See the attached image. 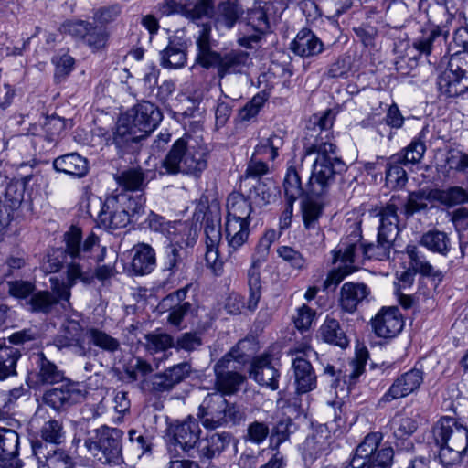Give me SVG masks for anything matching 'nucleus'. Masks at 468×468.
Here are the masks:
<instances>
[{"instance_id": "1", "label": "nucleus", "mask_w": 468, "mask_h": 468, "mask_svg": "<svg viewBox=\"0 0 468 468\" xmlns=\"http://www.w3.org/2000/svg\"><path fill=\"white\" fill-rule=\"evenodd\" d=\"M65 244L64 253L70 258L67 262L66 282L50 279L54 296L59 301H69L70 289L79 282L90 284L94 280L92 273L93 251L99 248V238L90 233L84 240L82 231L76 226H71L63 235Z\"/></svg>"}, {"instance_id": "2", "label": "nucleus", "mask_w": 468, "mask_h": 468, "mask_svg": "<svg viewBox=\"0 0 468 468\" xmlns=\"http://www.w3.org/2000/svg\"><path fill=\"white\" fill-rule=\"evenodd\" d=\"M305 156L316 154L312 172L306 186V194L322 197L326 196L338 174L345 170L344 162L335 154L334 144H310L304 146Z\"/></svg>"}, {"instance_id": "3", "label": "nucleus", "mask_w": 468, "mask_h": 468, "mask_svg": "<svg viewBox=\"0 0 468 468\" xmlns=\"http://www.w3.org/2000/svg\"><path fill=\"white\" fill-rule=\"evenodd\" d=\"M436 444L440 447L439 458L444 466L459 463L468 449V429L452 417H441L432 429Z\"/></svg>"}, {"instance_id": "4", "label": "nucleus", "mask_w": 468, "mask_h": 468, "mask_svg": "<svg viewBox=\"0 0 468 468\" xmlns=\"http://www.w3.org/2000/svg\"><path fill=\"white\" fill-rule=\"evenodd\" d=\"M210 34V26L203 25L196 40L197 47L196 61L206 69L216 67L219 78L228 74L240 73L249 65V54L242 50H231L221 56L212 50Z\"/></svg>"}, {"instance_id": "5", "label": "nucleus", "mask_w": 468, "mask_h": 468, "mask_svg": "<svg viewBox=\"0 0 468 468\" xmlns=\"http://www.w3.org/2000/svg\"><path fill=\"white\" fill-rule=\"evenodd\" d=\"M159 108L150 101H142L131 108L120 121L114 140L120 144L119 136L124 142H135L152 133L162 121Z\"/></svg>"}, {"instance_id": "6", "label": "nucleus", "mask_w": 468, "mask_h": 468, "mask_svg": "<svg viewBox=\"0 0 468 468\" xmlns=\"http://www.w3.org/2000/svg\"><path fill=\"white\" fill-rule=\"evenodd\" d=\"M207 155L205 149L190 145L188 141L182 137L173 144L162 161L161 167L168 175L182 173L197 177L207 166Z\"/></svg>"}, {"instance_id": "7", "label": "nucleus", "mask_w": 468, "mask_h": 468, "mask_svg": "<svg viewBox=\"0 0 468 468\" xmlns=\"http://www.w3.org/2000/svg\"><path fill=\"white\" fill-rule=\"evenodd\" d=\"M398 206L399 198L391 197L386 207L379 211L377 242L363 244L364 260L384 261L389 258L390 249L399 233Z\"/></svg>"}, {"instance_id": "8", "label": "nucleus", "mask_w": 468, "mask_h": 468, "mask_svg": "<svg viewBox=\"0 0 468 468\" xmlns=\"http://www.w3.org/2000/svg\"><path fill=\"white\" fill-rule=\"evenodd\" d=\"M122 437L121 430L101 426L88 432L84 444L101 463H118L122 456Z\"/></svg>"}, {"instance_id": "9", "label": "nucleus", "mask_w": 468, "mask_h": 468, "mask_svg": "<svg viewBox=\"0 0 468 468\" xmlns=\"http://www.w3.org/2000/svg\"><path fill=\"white\" fill-rule=\"evenodd\" d=\"M201 429L198 421L189 416L182 422L170 425L168 429L167 449L172 458L192 456L195 447L199 442Z\"/></svg>"}, {"instance_id": "10", "label": "nucleus", "mask_w": 468, "mask_h": 468, "mask_svg": "<svg viewBox=\"0 0 468 468\" xmlns=\"http://www.w3.org/2000/svg\"><path fill=\"white\" fill-rule=\"evenodd\" d=\"M65 33L88 47L92 52L103 50L108 44L110 33L105 27L87 20H73L63 24Z\"/></svg>"}, {"instance_id": "11", "label": "nucleus", "mask_w": 468, "mask_h": 468, "mask_svg": "<svg viewBox=\"0 0 468 468\" xmlns=\"http://www.w3.org/2000/svg\"><path fill=\"white\" fill-rule=\"evenodd\" d=\"M127 199L128 195L123 193L108 197L98 214L99 225L108 230L126 227L130 222V212L124 207Z\"/></svg>"}, {"instance_id": "12", "label": "nucleus", "mask_w": 468, "mask_h": 468, "mask_svg": "<svg viewBox=\"0 0 468 468\" xmlns=\"http://www.w3.org/2000/svg\"><path fill=\"white\" fill-rule=\"evenodd\" d=\"M438 90L446 98H455L468 90V69H463L457 58H452L448 68L437 79Z\"/></svg>"}, {"instance_id": "13", "label": "nucleus", "mask_w": 468, "mask_h": 468, "mask_svg": "<svg viewBox=\"0 0 468 468\" xmlns=\"http://www.w3.org/2000/svg\"><path fill=\"white\" fill-rule=\"evenodd\" d=\"M227 399L219 392L207 394L199 406L198 418L207 429H216L226 424Z\"/></svg>"}, {"instance_id": "14", "label": "nucleus", "mask_w": 468, "mask_h": 468, "mask_svg": "<svg viewBox=\"0 0 468 468\" xmlns=\"http://www.w3.org/2000/svg\"><path fill=\"white\" fill-rule=\"evenodd\" d=\"M190 371V364L186 362L179 363L161 373L154 374L148 382H145V385L148 390L155 395L169 392L185 380L189 376Z\"/></svg>"}, {"instance_id": "15", "label": "nucleus", "mask_w": 468, "mask_h": 468, "mask_svg": "<svg viewBox=\"0 0 468 468\" xmlns=\"http://www.w3.org/2000/svg\"><path fill=\"white\" fill-rule=\"evenodd\" d=\"M183 31H177L168 39V45L160 51V65L165 69H181L187 60V49L190 46Z\"/></svg>"}, {"instance_id": "16", "label": "nucleus", "mask_w": 468, "mask_h": 468, "mask_svg": "<svg viewBox=\"0 0 468 468\" xmlns=\"http://www.w3.org/2000/svg\"><path fill=\"white\" fill-rule=\"evenodd\" d=\"M31 360L34 367L29 378L34 380L35 385H53L65 379L64 371L48 359L43 352L33 354Z\"/></svg>"}, {"instance_id": "17", "label": "nucleus", "mask_w": 468, "mask_h": 468, "mask_svg": "<svg viewBox=\"0 0 468 468\" xmlns=\"http://www.w3.org/2000/svg\"><path fill=\"white\" fill-rule=\"evenodd\" d=\"M371 325L378 337L392 338L400 333L404 322L397 307H383L371 320Z\"/></svg>"}, {"instance_id": "18", "label": "nucleus", "mask_w": 468, "mask_h": 468, "mask_svg": "<svg viewBox=\"0 0 468 468\" xmlns=\"http://www.w3.org/2000/svg\"><path fill=\"white\" fill-rule=\"evenodd\" d=\"M278 363L268 354L256 356L251 363L250 378L258 384L275 390L279 387Z\"/></svg>"}, {"instance_id": "19", "label": "nucleus", "mask_w": 468, "mask_h": 468, "mask_svg": "<svg viewBox=\"0 0 468 468\" xmlns=\"http://www.w3.org/2000/svg\"><path fill=\"white\" fill-rule=\"evenodd\" d=\"M206 254L205 260L208 268L215 275H220L223 271V262L219 259L218 246L221 242V226L213 220H207L204 229Z\"/></svg>"}, {"instance_id": "20", "label": "nucleus", "mask_w": 468, "mask_h": 468, "mask_svg": "<svg viewBox=\"0 0 468 468\" xmlns=\"http://www.w3.org/2000/svg\"><path fill=\"white\" fill-rule=\"evenodd\" d=\"M423 382V372L420 369L412 368L398 377L388 390L383 395L381 400L390 402L394 399L404 398L420 387Z\"/></svg>"}, {"instance_id": "21", "label": "nucleus", "mask_w": 468, "mask_h": 468, "mask_svg": "<svg viewBox=\"0 0 468 468\" xmlns=\"http://www.w3.org/2000/svg\"><path fill=\"white\" fill-rule=\"evenodd\" d=\"M83 398V393L75 385L68 384L46 391L43 401L55 410L60 411L80 402Z\"/></svg>"}, {"instance_id": "22", "label": "nucleus", "mask_w": 468, "mask_h": 468, "mask_svg": "<svg viewBox=\"0 0 468 468\" xmlns=\"http://www.w3.org/2000/svg\"><path fill=\"white\" fill-rule=\"evenodd\" d=\"M361 236L357 231H353L343 239L334 250V262L341 261L348 267L364 261V246L360 242Z\"/></svg>"}, {"instance_id": "23", "label": "nucleus", "mask_w": 468, "mask_h": 468, "mask_svg": "<svg viewBox=\"0 0 468 468\" xmlns=\"http://www.w3.org/2000/svg\"><path fill=\"white\" fill-rule=\"evenodd\" d=\"M370 289L363 282H345L340 288L338 305L341 312L354 314L358 305L367 299Z\"/></svg>"}, {"instance_id": "24", "label": "nucleus", "mask_w": 468, "mask_h": 468, "mask_svg": "<svg viewBox=\"0 0 468 468\" xmlns=\"http://www.w3.org/2000/svg\"><path fill=\"white\" fill-rule=\"evenodd\" d=\"M290 49L301 58H309L321 54L324 49V46L312 30L303 28L291 42Z\"/></svg>"}, {"instance_id": "25", "label": "nucleus", "mask_w": 468, "mask_h": 468, "mask_svg": "<svg viewBox=\"0 0 468 468\" xmlns=\"http://www.w3.org/2000/svg\"><path fill=\"white\" fill-rule=\"evenodd\" d=\"M85 332L80 324L75 320H67L62 325V335L55 339L56 346L59 348L75 346L79 356H86L91 351L84 346Z\"/></svg>"}, {"instance_id": "26", "label": "nucleus", "mask_w": 468, "mask_h": 468, "mask_svg": "<svg viewBox=\"0 0 468 468\" xmlns=\"http://www.w3.org/2000/svg\"><path fill=\"white\" fill-rule=\"evenodd\" d=\"M130 271L134 275L151 273L156 266L155 251L146 243H138L132 249Z\"/></svg>"}, {"instance_id": "27", "label": "nucleus", "mask_w": 468, "mask_h": 468, "mask_svg": "<svg viewBox=\"0 0 468 468\" xmlns=\"http://www.w3.org/2000/svg\"><path fill=\"white\" fill-rule=\"evenodd\" d=\"M330 444V436L323 431L308 436L302 447V455L305 465L311 466L315 460L327 453Z\"/></svg>"}, {"instance_id": "28", "label": "nucleus", "mask_w": 468, "mask_h": 468, "mask_svg": "<svg viewBox=\"0 0 468 468\" xmlns=\"http://www.w3.org/2000/svg\"><path fill=\"white\" fill-rule=\"evenodd\" d=\"M294 384L298 394H304L316 388L317 378L311 363L301 356L292 360Z\"/></svg>"}, {"instance_id": "29", "label": "nucleus", "mask_w": 468, "mask_h": 468, "mask_svg": "<svg viewBox=\"0 0 468 468\" xmlns=\"http://www.w3.org/2000/svg\"><path fill=\"white\" fill-rule=\"evenodd\" d=\"M334 116L330 110L324 112L319 118L315 117V121L313 122L312 127H307V133L305 136V145L310 144H333L331 139L330 129L333 126Z\"/></svg>"}, {"instance_id": "30", "label": "nucleus", "mask_w": 468, "mask_h": 468, "mask_svg": "<svg viewBox=\"0 0 468 468\" xmlns=\"http://www.w3.org/2000/svg\"><path fill=\"white\" fill-rule=\"evenodd\" d=\"M230 442V435L226 432L213 433L198 444V456L202 463H209L210 461L221 454Z\"/></svg>"}, {"instance_id": "31", "label": "nucleus", "mask_w": 468, "mask_h": 468, "mask_svg": "<svg viewBox=\"0 0 468 468\" xmlns=\"http://www.w3.org/2000/svg\"><path fill=\"white\" fill-rule=\"evenodd\" d=\"M56 171L76 177L84 176L89 171V162L77 153H70L57 157L53 161Z\"/></svg>"}, {"instance_id": "32", "label": "nucleus", "mask_w": 468, "mask_h": 468, "mask_svg": "<svg viewBox=\"0 0 468 468\" xmlns=\"http://www.w3.org/2000/svg\"><path fill=\"white\" fill-rule=\"evenodd\" d=\"M433 196V189H420L409 194L407 201L402 202L399 196L392 197L399 198V206L402 207V213L406 218L413 216L415 213L428 208L429 203L436 201Z\"/></svg>"}, {"instance_id": "33", "label": "nucleus", "mask_w": 468, "mask_h": 468, "mask_svg": "<svg viewBox=\"0 0 468 468\" xmlns=\"http://www.w3.org/2000/svg\"><path fill=\"white\" fill-rule=\"evenodd\" d=\"M246 344L244 340L239 341L214 366L216 375L238 371L246 362L247 356L243 351Z\"/></svg>"}, {"instance_id": "34", "label": "nucleus", "mask_w": 468, "mask_h": 468, "mask_svg": "<svg viewBox=\"0 0 468 468\" xmlns=\"http://www.w3.org/2000/svg\"><path fill=\"white\" fill-rule=\"evenodd\" d=\"M226 221L250 222V202L242 195L232 193L227 199Z\"/></svg>"}, {"instance_id": "35", "label": "nucleus", "mask_w": 468, "mask_h": 468, "mask_svg": "<svg viewBox=\"0 0 468 468\" xmlns=\"http://www.w3.org/2000/svg\"><path fill=\"white\" fill-rule=\"evenodd\" d=\"M19 447L18 433L12 429L0 428V468H5V461H15L16 466L18 468L17 460Z\"/></svg>"}, {"instance_id": "36", "label": "nucleus", "mask_w": 468, "mask_h": 468, "mask_svg": "<svg viewBox=\"0 0 468 468\" xmlns=\"http://www.w3.org/2000/svg\"><path fill=\"white\" fill-rule=\"evenodd\" d=\"M382 436L380 433L372 432L367 434L363 441L356 447L355 455L351 461L352 463L359 465V462L367 461L369 459H376V456L380 452L390 446L380 445Z\"/></svg>"}, {"instance_id": "37", "label": "nucleus", "mask_w": 468, "mask_h": 468, "mask_svg": "<svg viewBox=\"0 0 468 468\" xmlns=\"http://www.w3.org/2000/svg\"><path fill=\"white\" fill-rule=\"evenodd\" d=\"M308 196L302 201L303 225L306 229L315 231V234L322 239L324 235L319 229L318 220L323 212L324 203L314 199V196Z\"/></svg>"}, {"instance_id": "38", "label": "nucleus", "mask_w": 468, "mask_h": 468, "mask_svg": "<svg viewBox=\"0 0 468 468\" xmlns=\"http://www.w3.org/2000/svg\"><path fill=\"white\" fill-rule=\"evenodd\" d=\"M319 331L324 342L341 348L348 346L347 336L335 318L326 317Z\"/></svg>"}, {"instance_id": "39", "label": "nucleus", "mask_w": 468, "mask_h": 468, "mask_svg": "<svg viewBox=\"0 0 468 468\" xmlns=\"http://www.w3.org/2000/svg\"><path fill=\"white\" fill-rule=\"evenodd\" d=\"M21 357V352L12 346L0 344V381L16 376L17 361Z\"/></svg>"}, {"instance_id": "40", "label": "nucleus", "mask_w": 468, "mask_h": 468, "mask_svg": "<svg viewBox=\"0 0 468 468\" xmlns=\"http://www.w3.org/2000/svg\"><path fill=\"white\" fill-rule=\"evenodd\" d=\"M263 262L251 261L248 270V285L250 295L247 303L248 309L253 311L257 308L261 296V268Z\"/></svg>"}, {"instance_id": "41", "label": "nucleus", "mask_w": 468, "mask_h": 468, "mask_svg": "<svg viewBox=\"0 0 468 468\" xmlns=\"http://www.w3.org/2000/svg\"><path fill=\"white\" fill-rule=\"evenodd\" d=\"M250 223L238 221H226V239L229 250H237L248 240L250 235Z\"/></svg>"}, {"instance_id": "42", "label": "nucleus", "mask_w": 468, "mask_h": 468, "mask_svg": "<svg viewBox=\"0 0 468 468\" xmlns=\"http://www.w3.org/2000/svg\"><path fill=\"white\" fill-rule=\"evenodd\" d=\"M116 183L125 191H140L145 186V175L142 168L125 169L114 176Z\"/></svg>"}, {"instance_id": "43", "label": "nucleus", "mask_w": 468, "mask_h": 468, "mask_svg": "<svg viewBox=\"0 0 468 468\" xmlns=\"http://www.w3.org/2000/svg\"><path fill=\"white\" fill-rule=\"evenodd\" d=\"M186 292V289L184 288L176 291L174 293H171L167 297V299L171 300L172 302L175 299L180 302L170 308L169 315L167 318L168 323L174 326H180L184 318L193 312V306L190 303L181 302L185 299Z\"/></svg>"}, {"instance_id": "44", "label": "nucleus", "mask_w": 468, "mask_h": 468, "mask_svg": "<svg viewBox=\"0 0 468 468\" xmlns=\"http://www.w3.org/2000/svg\"><path fill=\"white\" fill-rule=\"evenodd\" d=\"M174 346L173 336L161 330H155L144 335V347L151 355L165 353Z\"/></svg>"}, {"instance_id": "45", "label": "nucleus", "mask_w": 468, "mask_h": 468, "mask_svg": "<svg viewBox=\"0 0 468 468\" xmlns=\"http://www.w3.org/2000/svg\"><path fill=\"white\" fill-rule=\"evenodd\" d=\"M283 144V137L276 133H262L255 146L254 154H269L268 159L274 161L278 157L279 150L282 147Z\"/></svg>"}, {"instance_id": "46", "label": "nucleus", "mask_w": 468, "mask_h": 468, "mask_svg": "<svg viewBox=\"0 0 468 468\" xmlns=\"http://www.w3.org/2000/svg\"><path fill=\"white\" fill-rule=\"evenodd\" d=\"M282 186L285 200L296 201L306 192L302 184L300 169L294 165L288 167Z\"/></svg>"}, {"instance_id": "47", "label": "nucleus", "mask_w": 468, "mask_h": 468, "mask_svg": "<svg viewBox=\"0 0 468 468\" xmlns=\"http://www.w3.org/2000/svg\"><path fill=\"white\" fill-rule=\"evenodd\" d=\"M58 303V299L49 291L34 292L25 303L26 307L32 313L48 314Z\"/></svg>"}, {"instance_id": "48", "label": "nucleus", "mask_w": 468, "mask_h": 468, "mask_svg": "<svg viewBox=\"0 0 468 468\" xmlns=\"http://www.w3.org/2000/svg\"><path fill=\"white\" fill-rule=\"evenodd\" d=\"M243 12V6L238 0L221 2L218 5L217 22L232 28Z\"/></svg>"}, {"instance_id": "49", "label": "nucleus", "mask_w": 468, "mask_h": 468, "mask_svg": "<svg viewBox=\"0 0 468 468\" xmlns=\"http://www.w3.org/2000/svg\"><path fill=\"white\" fill-rule=\"evenodd\" d=\"M154 371L152 365L140 356H132L123 365L124 379L135 382Z\"/></svg>"}, {"instance_id": "50", "label": "nucleus", "mask_w": 468, "mask_h": 468, "mask_svg": "<svg viewBox=\"0 0 468 468\" xmlns=\"http://www.w3.org/2000/svg\"><path fill=\"white\" fill-rule=\"evenodd\" d=\"M420 243L432 252L447 255L451 245L448 235L440 230H429L421 236Z\"/></svg>"}, {"instance_id": "51", "label": "nucleus", "mask_w": 468, "mask_h": 468, "mask_svg": "<svg viewBox=\"0 0 468 468\" xmlns=\"http://www.w3.org/2000/svg\"><path fill=\"white\" fill-rule=\"evenodd\" d=\"M85 337L89 343L108 353H115L121 347V343L117 338L98 328L87 329Z\"/></svg>"}, {"instance_id": "52", "label": "nucleus", "mask_w": 468, "mask_h": 468, "mask_svg": "<svg viewBox=\"0 0 468 468\" xmlns=\"http://www.w3.org/2000/svg\"><path fill=\"white\" fill-rule=\"evenodd\" d=\"M425 151L426 145L421 139L420 133L418 138L413 139L401 152L393 154V161L402 162L404 165L418 164L422 159Z\"/></svg>"}, {"instance_id": "53", "label": "nucleus", "mask_w": 468, "mask_h": 468, "mask_svg": "<svg viewBox=\"0 0 468 468\" xmlns=\"http://www.w3.org/2000/svg\"><path fill=\"white\" fill-rule=\"evenodd\" d=\"M436 201L447 207L461 205L468 201V190L461 186H451L447 189H433Z\"/></svg>"}, {"instance_id": "54", "label": "nucleus", "mask_w": 468, "mask_h": 468, "mask_svg": "<svg viewBox=\"0 0 468 468\" xmlns=\"http://www.w3.org/2000/svg\"><path fill=\"white\" fill-rule=\"evenodd\" d=\"M406 252L410 259V267L424 276H439L440 273L434 270L431 264L426 261L424 255L414 245H409Z\"/></svg>"}, {"instance_id": "55", "label": "nucleus", "mask_w": 468, "mask_h": 468, "mask_svg": "<svg viewBox=\"0 0 468 468\" xmlns=\"http://www.w3.org/2000/svg\"><path fill=\"white\" fill-rule=\"evenodd\" d=\"M264 35L241 20L239 22L237 43L245 48H254L259 45Z\"/></svg>"}, {"instance_id": "56", "label": "nucleus", "mask_w": 468, "mask_h": 468, "mask_svg": "<svg viewBox=\"0 0 468 468\" xmlns=\"http://www.w3.org/2000/svg\"><path fill=\"white\" fill-rule=\"evenodd\" d=\"M245 378L238 371L216 375L218 392L225 395L234 394L243 383Z\"/></svg>"}, {"instance_id": "57", "label": "nucleus", "mask_w": 468, "mask_h": 468, "mask_svg": "<svg viewBox=\"0 0 468 468\" xmlns=\"http://www.w3.org/2000/svg\"><path fill=\"white\" fill-rule=\"evenodd\" d=\"M401 165L404 164L393 161V155L389 158L386 169V185L388 187L396 189L401 188L406 185L408 176Z\"/></svg>"}, {"instance_id": "58", "label": "nucleus", "mask_w": 468, "mask_h": 468, "mask_svg": "<svg viewBox=\"0 0 468 468\" xmlns=\"http://www.w3.org/2000/svg\"><path fill=\"white\" fill-rule=\"evenodd\" d=\"M16 192L15 186H9L5 191V200L9 201L8 205L3 204L0 200V231L6 228L11 222L12 211L17 208L21 203L22 196H13L12 192Z\"/></svg>"}, {"instance_id": "59", "label": "nucleus", "mask_w": 468, "mask_h": 468, "mask_svg": "<svg viewBox=\"0 0 468 468\" xmlns=\"http://www.w3.org/2000/svg\"><path fill=\"white\" fill-rule=\"evenodd\" d=\"M394 458L393 448L384 449L376 456V459H369L359 462V465L350 463L351 468H390Z\"/></svg>"}, {"instance_id": "60", "label": "nucleus", "mask_w": 468, "mask_h": 468, "mask_svg": "<svg viewBox=\"0 0 468 468\" xmlns=\"http://www.w3.org/2000/svg\"><path fill=\"white\" fill-rule=\"evenodd\" d=\"M65 126V121L62 118L54 115L47 117L42 126L45 140L48 143L57 142Z\"/></svg>"}, {"instance_id": "61", "label": "nucleus", "mask_w": 468, "mask_h": 468, "mask_svg": "<svg viewBox=\"0 0 468 468\" xmlns=\"http://www.w3.org/2000/svg\"><path fill=\"white\" fill-rule=\"evenodd\" d=\"M267 101L265 94H256L243 108L239 110V117L243 122L253 121Z\"/></svg>"}, {"instance_id": "62", "label": "nucleus", "mask_w": 468, "mask_h": 468, "mask_svg": "<svg viewBox=\"0 0 468 468\" xmlns=\"http://www.w3.org/2000/svg\"><path fill=\"white\" fill-rule=\"evenodd\" d=\"M242 21L263 34H266L270 27L267 14L260 6L248 10L247 16Z\"/></svg>"}, {"instance_id": "63", "label": "nucleus", "mask_w": 468, "mask_h": 468, "mask_svg": "<svg viewBox=\"0 0 468 468\" xmlns=\"http://www.w3.org/2000/svg\"><path fill=\"white\" fill-rule=\"evenodd\" d=\"M213 4L211 0H197L195 4H186L184 16L196 20L209 16L212 13Z\"/></svg>"}, {"instance_id": "64", "label": "nucleus", "mask_w": 468, "mask_h": 468, "mask_svg": "<svg viewBox=\"0 0 468 468\" xmlns=\"http://www.w3.org/2000/svg\"><path fill=\"white\" fill-rule=\"evenodd\" d=\"M146 222L152 230L161 233L168 239H171L176 232V227L172 222L166 221L165 218L154 212L149 213Z\"/></svg>"}]
</instances>
